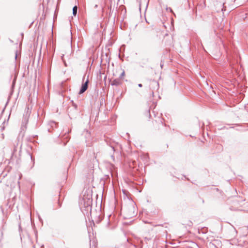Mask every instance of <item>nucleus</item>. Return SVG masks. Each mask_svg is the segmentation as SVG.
<instances>
[{
	"mask_svg": "<svg viewBox=\"0 0 248 248\" xmlns=\"http://www.w3.org/2000/svg\"><path fill=\"white\" fill-rule=\"evenodd\" d=\"M21 174H20V175H19V179H21Z\"/></svg>",
	"mask_w": 248,
	"mask_h": 248,
	"instance_id": "6e6552de",
	"label": "nucleus"
},
{
	"mask_svg": "<svg viewBox=\"0 0 248 248\" xmlns=\"http://www.w3.org/2000/svg\"><path fill=\"white\" fill-rule=\"evenodd\" d=\"M26 110V113L24 115L23 119H22V121L21 126H22V128L23 127H26V125L28 123L29 118L30 117V113H31V111L30 110V109L29 108H27Z\"/></svg>",
	"mask_w": 248,
	"mask_h": 248,
	"instance_id": "f03ea898",
	"label": "nucleus"
},
{
	"mask_svg": "<svg viewBox=\"0 0 248 248\" xmlns=\"http://www.w3.org/2000/svg\"><path fill=\"white\" fill-rule=\"evenodd\" d=\"M16 57H17V55H16L15 56V58H16Z\"/></svg>",
	"mask_w": 248,
	"mask_h": 248,
	"instance_id": "1a4fd4ad",
	"label": "nucleus"
},
{
	"mask_svg": "<svg viewBox=\"0 0 248 248\" xmlns=\"http://www.w3.org/2000/svg\"><path fill=\"white\" fill-rule=\"evenodd\" d=\"M122 212L125 218L129 219L136 215L135 208L133 202H131L126 206L124 207Z\"/></svg>",
	"mask_w": 248,
	"mask_h": 248,
	"instance_id": "f257e3e1",
	"label": "nucleus"
},
{
	"mask_svg": "<svg viewBox=\"0 0 248 248\" xmlns=\"http://www.w3.org/2000/svg\"><path fill=\"white\" fill-rule=\"evenodd\" d=\"M138 86H139V87H141L142 86V84H140H140H138Z\"/></svg>",
	"mask_w": 248,
	"mask_h": 248,
	"instance_id": "0eeeda50",
	"label": "nucleus"
},
{
	"mask_svg": "<svg viewBox=\"0 0 248 248\" xmlns=\"http://www.w3.org/2000/svg\"><path fill=\"white\" fill-rule=\"evenodd\" d=\"M88 82L89 80L87 79L86 82L82 85L81 88L79 92V94H81L86 91L88 88Z\"/></svg>",
	"mask_w": 248,
	"mask_h": 248,
	"instance_id": "7ed1b4c3",
	"label": "nucleus"
},
{
	"mask_svg": "<svg viewBox=\"0 0 248 248\" xmlns=\"http://www.w3.org/2000/svg\"><path fill=\"white\" fill-rule=\"evenodd\" d=\"M78 7L77 6H75L73 8V14L74 16H76L77 13Z\"/></svg>",
	"mask_w": 248,
	"mask_h": 248,
	"instance_id": "39448f33",
	"label": "nucleus"
},
{
	"mask_svg": "<svg viewBox=\"0 0 248 248\" xmlns=\"http://www.w3.org/2000/svg\"><path fill=\"white\" fill-rule=\"evenodd\" d=\"M121 84V82L119 79H115L113 80L111 82L112 85L118 86Z\"/></svg>",
	"mask_w": 248,
	"mask_h": 248,
	"instance_id": "20e7f679",
	"label": "nucleus"
},
{
	"mask_svg": "<svg viewBox=\"0 0 248 248\" xmlns=\"http://www.w3.org/2000/svg\"><path fill=\"white\" fill-rule=\"evenodd\" d=\"M124 75H125L124 71H123V72L121 73V74L120 76V78H123V77L124 76Z\"/></svg>",
	"mask_w": 248,
	"mask_h": 248,
	"instance_id": "423d86ee",
	"label": "nucleus"
}]
</instances>
